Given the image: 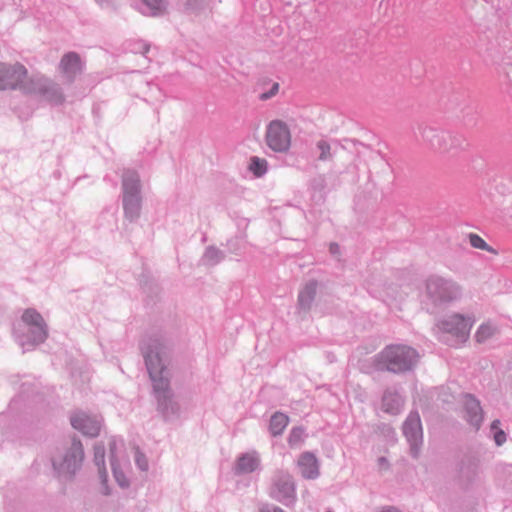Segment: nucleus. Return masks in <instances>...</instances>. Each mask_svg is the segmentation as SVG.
<instances>
[{"instance_id":"1","label":"nucleus","mask_w":512,"mask_h":512,"mask_svg":"<svg viewBox=\"0 0 512 512\" xmlns=\"http://www.w3.org/2000/svg\"><path fill=\"white\" fill-rule=\"evenodd\" d=\"M48 85L44 78H33L20 63L0 65V90L19 89L25 93H48Z\"/></svg>"},{"instance_id":"2","label":"nucleus","mask_w":512,"mask_h":512,"mask_svg":"<svg viewBox=\"0 0 512 512\" xmlns=\"http://www.w3.org/2000/svg\"><path fill=\"white\" fill-rule=\"evenodd\" d=\"M418 355L414 349L404 345L386 346L375 359L379 370L400 373L410 370L417 362Z\"/></svg>"},{"instance_id":"3","label":"nucleus","mask_w":512,"mask_h":512,"mask_svg":"<svg viewBox=\"0 0 512 512\" xmlns=\"http://www.w3.org/2000/svg\"><path fill=\"white\" fill-rule=\"evenodd\" d=\"M145 360L150 378L153 382L154 390L157 394L159 403L169 397V382L164 375V367L161 365V359L158 352L150 350L145 353Z\"/></svg>"},{"instance_id":"4","label":"nucleus","mask_w":512,"mask_h":512,"mask_svg":"<svg viewBox=\"0 0 512 512\" xmlns=\"http://www.w3.org/2000/svg\"><path fill=\"white\" fill-rule=\"evenodd\" d=\"M265 142L274 152H287L291 146V132L281 120L271 121L266 128Z\"/></svg>"},{"instance_id":"5","label":"nucleus","mask_w":512,"mask_h":512,"mask_svg":"<svg viewBox=\"0 0 512 512\" xmlns=\"http://www.w3.org/2000/svg\"><path fill=\"white\" fill-rule=\"evenodd\" d=\"M426 289L428 296L439 303L455 300L459 295V286L450 280L441 277H431L427 280Z\"/></svg>"},{"instance_id":"6","label":"nucleus","mask_w":512,"mask_h":512,"mask_svg":"<svg viewBox=\"0 0 512 512\" xmlns=\"http://www.w3.org/2000/svg\"><path fill=\"white\" fill-rule=\"evenodd\" d=\"M473 324L474 320L471 317L453 314L441 322L440 328L451 334L458 342L464 343L469 337Z\"/></svg>"},{"instance_id":"7","label":"nucleus","mask_w":512,"mask_h":512,"mask_svg":"<svg viewBox=\"0 0 512 512\" xmlns=\"http://www.w3.org/2000/svg\"><path fill=\"white\" fill-rule=\"evenodd\" d=\"M124 209L126 214L133 216L138 213L139 203V179L135 172H127L123 178Z\"/></svg>"},{"instance_id":"8","label":"nucleus","mask_w":512,"mask_h":512,"mask_svg":"<svg viewBox=\"0 0 512 512\" xmlns=\"http://www.w3.org/2000/svg\"><path fill=\"white\" fill-rule=\"evenodd\" d=\"M404 435L410 442L411 450L414 455L417 454L418 444L422 441L421 420L417 413H411L404 423Z\"/></svg>"},{"instance_id":"9","label":"nucleus","mask_w":512,"mask_h":512,"mask_svg":"<svg viewBox=\"0 0 512 512\" xmlns=\"http://www.w3.org/2000/svg\"><path fill=\"white\" fill-rule=\"evenodd\" d=\"M71 425L86 436L95 437L100 432V422L85 413H76L71 417Z\"/></svg>"},{"instance_id":"10","label":"nucleus","mask_w":512,"mask_h":512,"mask_svg":"<svg viewBox=\"0 0 512 512\" xmlns=\"http://www.w3.org/2000/svg\"><path fill=\"white\" fill-rule=\"evenodd\" d=\"M84 457L82 444L80 441H73L70 453L64 458L63 462L57 464L54 462L56 469L63 472H74V470L81 464Z\"/></svg>"},{"instance_id":"11","label":"nucleus","mask_w":512,"mask_h":512,"mask_svg":"<svg viewBox=\"0 0 512 512\" xmlns=\"http://www.w3.org/2000/svg\"><path fill=\"white\" fill-rule=\"evenodd\" d=\"M22 320L28 326H31L34 330L35 340L42 342L45 340L47 333L45 329V323L42 316L34 309H27L22 315Z\"/></svg>"},{"instance_id":"12","label":"nucleus","mask_w":512,"mask_h":512,"mask_svg":"<svg viewBox=\"0 0 512 512\" xmlns=\"http://www.w3.org/2000/svg\"><path fill=\"white\" fill-rule=\"evenodd\" d=\"M295 486L290 476L281 475L274 483L272 495L279 500L294 498Z\"/></svg>"},{"instance_id":"13","label":"nucleus","mask_w":512,"mask_h":512,"mask_svg":"<svg viewBox=\"0 0 512 512\" xmlns=\"http://www.w3.org/2000/svg\"><path fill=\"white\" fill-rule=\"evenodd\" d=\"M298 467L304 478L314 479L319 475L318 461L310 452L301 454L298 459Z\"/></svg>"},{"instance_id":"14","label":"nucleus","mask_w":512,"mask_h":512,"mask_svg":"<svg viewBox=\"0 0 512 512\" xmlns=\"http://www.w3.org/2000/svg\"><path fill=\"white\" fill-rule=\"evenodd\" d=\"M61 72L71 79L77 72L81 70L80 58L76 53L70 52L65 54L60 62Z\"/></svg>"},{"instance_id":"15","label":"nucleus","mask_w":512,"mask_h":512,"mask_svg":"<svg viewBox=\"0 0 512 512\" xmlns=\"http://www.w3.org/2000/svg\"><path fill=\"white\" fill-rule=\"evenodd\" d=\"M465 408L468 413L467 420L476 429H478L482 422V419H483L482 410H481L479 402L472 396H466L465 397Z\"/></svg>"},{"instance_id":"16","label":"nucleus","mask_w":512,"mask_h":512,"mask_svg":"<svg viewBox=\"0 0 512 512\" xmlns=\"http://www.w3.org/2000/svg\"><path fill=\"white\" fill-rule=\"evenodd\" d=\"M402 407L401 397L396 393H386L382 400V409L390 414H397Z\"/></svg>"},{"instance_id":"17","label":"nucleus","mask_w":512,"mask_h":512,"mask_svg":"<svg viewBox=\"0 0 512 512\" xmlns=\"http://www.w3.org/2000/svg\"><path fill=\"white\" fill-rule=\"evenodd\" d=\"M316 290H317L316 282H310V283L306 284L305 287L301 290V292L299 293L298 301H299V305L303 309L310 308V306L315 298Z\"/></svg>"},{"instance_id":"18","label":"nucleus","mask_w":512,"mask_h":512,"mask_svg":"<svg viewBox=\"0 0 512 512\" xmlns=\"http://www.w3.org/2000/svg\"><path fill=\"white\" fill-rule=\"evenodd\" d=\"M289 423V418L287 415L276 412L270 420V431L274 436L280 435Z\"/></svg>"},{"instance_id":"19","label":"nucleus","mask_w":512,"mask_h":512,"mask_svg":"<svg viewBox=\"0 0 512 512\" xmlns=\"http://www.w3.org/2000/svg\"><path fill=\"white\" fill-rule=\"evenodd\" d=\"M468 241L472 248L485 251L492 255H498V251L490 246L480 235L476 233L468 234Z\"/></svg>"},{"instance_id":"20","label":"nucleus","mask_w":512,"mask_h":512,"mask_svg":"<svg viewBox=\"0 0 512 512\" xmlns=\"http://www.w3.org/2000/svg\"><path fill=\"white\" fill-rule=\"evenodd\" d=\"M94 458H95V463H96V465L98 466V469H99V477H100V479L102 481V484H103V491L102 492L104 494H108L109 491H108L107 487L105 486L106 479H107V474H106V470H105V467H104L105 451H104L103 447H96L95 448Z\"/></svg>"},{"instance_id":"21","label":"nucleus","mask_w":512,"mask_h":512,"mask_svg":"<svg viewBox=\"0 0 512 512\" xmlns=\"http://www.w3.org/2000/svg\"><path fill=\"white\" fill-rule=\"evenodd\" d=\"M259 464L258 458L253 454H246L239 458L237 462V470L240 472H252Z\"/></svg>"},{"instance_id":"22","label":"nucleus","mask_w":512,"mask_h":512,"mask_svg":"<svg viewBox=\"0 0 512 512\" xmlns=\"http://www.w3.org/2000/svg\"><path fill=\"white\" fill-rule=\"evenodd\" d=\"M496 333V328L490 323L482 324L475 333V340L478 343H484L492 338Z\"/></svg>"},{"instance_id":"23","label":"nucleus","mask_w":512,"mask_h":512,"mask_svg":"<svg viewBox=\"0 0 512 512\" xmlns=\"http://www.w3.org/2000/svg\"><path fill=\"white\" fill-rule=\"evenodd\" d=\"M250 170L256 176H262L267 171V161L259 157H252L250 162Z\"/></svg>"},{"instance_id":"24","label":"nucleus","mask_w":512,"mask_h":512,"mask_svg":"<svg viewBox=\"0 0 512 512\" xmlns=\"http://www.w3.org/2000/svg\"><path fill=\"white\" fill-rule=\"evenodd\" d=\"M303 439H304L303 429L302 428H293L292 431L290 432L288 442L292 448H295L300 443L303 442Z\"/></svg>"},{"instance_id":"25","label":"nucleus","mask_w":512,"mask_h":512,"mask_svg":"<svg viewBox=\"0 0 512 512\" xmlns=\"http://www.w3.org/2000/svg\"><path fill=\"white\" fill-rule=\"evenodd\" d=\"M500 421L494 420L491 424V430L493 431V437L497 445H502L506 441V434L499 428Z\"/></svg>"},{"instance_id":"26","label":"nucleus","mask_w":512,"mask_h":512,"mask_svg":"<svg viewBox=\"0 0 512 512\" xmlns=\"http://www.w3.org/2000/svg\"><path fill=\"white\" fill-rule=\"evenodd\" d=\"M152 12V15H157L165 11V3L163 0H142Z\"/></svg>"},{"instance_id":"27","label":"nucleus","mask_w":512,"mask_h":512,"mask_svg":"<svg viewBox=\"0 0 512 512\" xmlns=\"http://www.w3.org/2000/svg\"><path fill=\"white\" fill-rule=\"evenodd\" d=\"M317 148L320 150L319 159L321 161H325L331 156V147L329 143L324 140H321L317 143Z\"/></svg>"},{"instance_id":"28","label":"nucleus","mask_w":512,"mask_h":512,"mask_svg":"<svg viewBox=\"0 0 512 512\" xmlns=\"http://www.w3.org/2000/svg\"><path fill=\"white\" fill-rule=\"evenodd\" d=\"M113 472H114V476H115L117 482L119 483V485L121 487H126L128 485V481L125 478V476L121 472H119L117 470V468L114 466H113Z\"/></svg>"},{"instance_id":"29","label":"nucleus","mask_w":512,"mask_h":512,"mask_svg":"<svg viewBox=\"0 0 512 512\" xmlns=\"http://www.w3.org/2000/svg\"><path fill=\"white\" fill-rule=\"evenodd\" d=\"M278 89H279L278 83H274L271 90L268 93H263L260 98L262 100L269 99V98L273 97L274 95H276V93L278 92Z\"/></svg>"},{"instance_id":"30","label":"nucleus","mask_w":512,"mask_h":512,"mask_svg":"<svg viewBox=\"0 0 512 512\" xmlns=\"http://www.w3.org/2000/svg\"><path fill=\"white\" fill-rule=\"evenodd\" d=\"M278 89H279L278 83H274L271 90L268 93H263L260 98L262 100L269 99V98L273 97L274 95H276V93L278 92Z\"/></svg>"},{"instance_id":"31","label":"nucleus","mask_w":512,"mask_h":512,"mask_svg":"<svg viewBox=\"0 0 512 512\" xmlns=\"http://www.w3.org/2000/svg\"><path fill=\"white\" fill-rule=\"evenodd\" d=\"M137 463L138 465L142 468V469H146V460L144 459V456L143 455H138L137 457Z\"/></svg>"},{"instance_id":"32","label":"nucleus","mask_w":512,"mask_h":512,"mask_svg":"<svg viewBox=\"0 0 512 512\" xmlns=\"http://www.w3.org/2000/svg\"><path fill=\"white\" fill-rule=\"evenodd\" d=\"M260 512H284V511L278 507H265V508L261 509Z\"/></svg>"},{"instance_id":"33","label":"nucleus","mask_w":512,"mask_h":512,"mask_svg":"<svg viewBox=\"0 0 512 512\" xmlns=\"http://www.w3.org/2000/svg\"><path fill=\"white\" fill-rule=\"evenodd\" d=\"M336 248H338L337 245H331L330 249L332 252H335L336 251Z\"/></svg>"}]
</instances>
